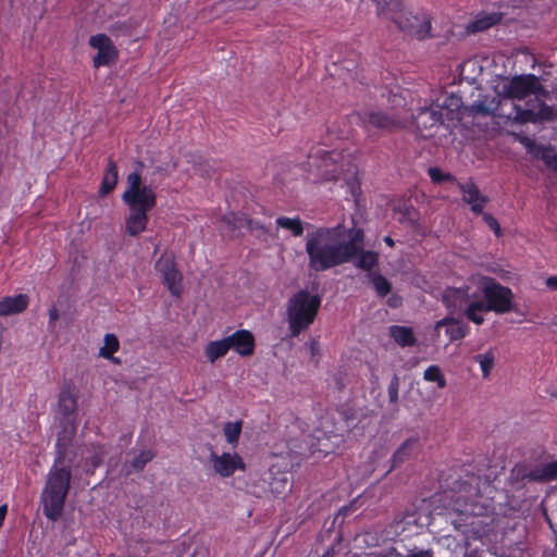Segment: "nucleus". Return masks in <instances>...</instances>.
Returning a JSON list of instances; mask_svg holds the SVG:
<instances>
[{
    "mask_svg": "<svg viewBox=\"0 0 557 557\" xmlns=\"http://www.w3.org/2000/svg\"><path fill=\"white\" fill-rule=\"evenodd\" d=\"M78 392L75 386L64 384L58 397V419L61 431L55 446L70 447L77 430Z\"/></svg>",
    "mask_w": 557,
    "mask_h": 557,
    "instance_id": "5",
    "label": "nucleus"
},
{
    "mask_svg": "<svg viewBox=\"0 0 557 557\" xmlns=\"http://www.w3.org/2000/svg\"><path fill=\"white\" fill-rule=\"evenodd\" d=\"M429 174L434 182H441L444 177L441 170L437 168H431Z\"/></svg>",
    "mask_w": 557,
    "mask_h": 557,
    "instance_id": "45",
    "label": "nucleus"
},
{
    "mask_svg": "<svg viewBox=\"0 0 557 557\" xmlns=\"http://www.w3.org/2000/svg\"><path fill=\"white\" fill-rule=\"evenodd\" d=\"M377 4L379 14L385 15L393 21V16H399L404 11L403 0H374Z\"/></svg>",
    "mask_w": 557,
    "mask_h": 557,
    "instance_id": "23",
    "label": "nucleus"
},
{
    "mask_svg": "<svg viewBox=\"0 0 557 557\" xmlns=\"http://www.w3.org/2000/svg\"><path fill=\"white\" fill-rule=\"evenodd\" d=\"M505 107V102L498 101L496 98L488 99L485 97L482 100H476L470 106L465 108V114L468 116H471L473 119L475 117H487V116H494V115H505L503 112H498L499 110L503 111Z\"/></svg>",
    "mask_w": 557,
    "mask_h": 557,
    "instance_id": "15",
    "label": "nucleus"
},
{
    "mask_svg": "<svg viewBox=\"0 0 557 557\" xmlns=\"http://www.w3.org/2000/svg\"><path fill=\"white\" fill-rule=\"evenodd\" d=\"M321 299L308 290H300L287 302V321L290 335L296 337L314 321Z\"/></svg>",
    "mask_w": 557,
    "mask_h": 557,
    "instance_id": "6",
    "label": "nucleus"
},
{
    "mask_svg": "<svg viewBox=\"0 0 557 557\" xmlns=\"http://www.w3.org/2000/svg\"><path fill=\"white\" fill-rule=\"evenodd\" d=\"M230 349L235 350L240 356H250L255 349V338L249 331L239 330L227 336Z\"/></svg>",
    "mask_w": 557,
    "mask_h": 557,
    "instance_id": "16",
    "label": "nucleus"
},
{
    "mask_svg": "<svg viewBox=\"0 0 557 557\" xmlns=\"http://www.w3.org/2000/svg\"><path fill=\"white\" fill-rule=\"evenodd\" d=\"M461 98L455 95H450L445 98L444 102L442 104H438L441 108V112L443 109H447L449 112H454L455 110H458L461 107Z\"/></svg>",
    "mask_w": 557,
    "mask_h": 557,
    "instance_id": "41",
    "label": "nucleus"
},
{
    "mask_svg": "<svg viewBox=\"0 0 557 557\" xmlns=\"http://www.w3.org/2000/svg\"><path fill=\"white\" fill-rule=\"evenodd\" d=\"M276 224L280 227L290 231L294 236H300L304 232L302 223L298 218L290 219L286 216H280L276 220Z\"/></svg>",
    "mask_w": 557,
    "mask_h": 557,
    "instance_id": "33",
    "label": "nucleus"
},
{
    "mask_svg": "<svg viewBox=\"0 0 557 557\" xmlns=\"http://www.w3.org/2000/svg\"><path fill=\"white\" fill-rule=\"evenodd\" d=\"M269 488L274 497L286 495L290 491V483L285 474L273 476L269 482Z\"/></svg>",
    "mask_w": 557,
    "mask_h": 557,
    "instance_id": "27",
    "label": "nucleus"
},
{
    "mask_svg": "<svg viewBox=\"0 0 557 557\" xmlns=\"http://www.w3.org/2000/svg\"><path fill=\"white\" fill-rule=\"evenodd\" d=\"M358 256L359 258L355 261V265L358 269L370 271L377 264L379 256L374 251H363L362 249L356 257Z\"/></svg>",
    "mask_w": 557,
    "mask_h": 557,
    "instance_id": "31",
    "label": "nucleus"
},
{
    "mask_svg": "<svg viewBox=\"0 0 557 557\" xmlns=\"http://www.w3.org/2000/svg\"><path fill=\"white\" fill-rule=\"evenodd\" d=\"M423 377L425 381L436 382L440 388H444L446 386V380L438 366H430L424 371Z\"/></svg>",
    "mask_w": 557,
    "mask_h": 557,
    "instance_id": "36",
    "label": "nucleus"
},
{
    "mask_svg": "<svg viewBox=\"0 0 557 557\" xmlns=\"http://www.w3.org/2000/svg\"><path fill=\"white\" fill-rule=\"evenodd\" d=\"M227 342V337H224L220 341L210 342L207 345L205 354L211 363L215 362L228 352L230 346Z\"/></svg>",
    "mask_w": 557,
    "mask_h": 557,
    "instance_id": "24",
    "label": "nucleus"
},
{
    "mask_svg": "<svg viewBox=\"0 0 557 557\" xmlns=\"http://www.w3.org/2000/svg\"><path fill=\"white\" fill-rule=\"evenodd\" d=\"M393 22L410 37L424 39L430 35L431 20L424 14H412L411 12H404L399 16H393Z\"/></svg>",
    "mask_w": 557,
    "mask_h": 557,
    "instance_id": "10",
    "label": "nucleus"
},
{
    "mask_svg": "<svg viewBox=\"0 0 557 557\" xmlns=\"http://www.w3.org/2000/svg\"><path fill=\"white\" fill-rule=\"evenodd\" d=\"M154 457V453L152 450H144L138 456H136L129 463L131 469L126 471L127 474L133 471H141L145 466L151 461Z\"/></svg>",
    "mask_w": 557,
    "mask_h": 557,
    "instance_id": "34",
    "label": "nucleus"
},
{
    "mask_svg": "<svg viewBox=\"0 0 557 557\" xmlns=\"http://www.w3.org/2000/svg\"><path fill=\"white\" fill-rule=\"evenodd\" d=\"M399 391V377L395 374L388 385V398L392 404H397Z\"/></svg>",
    "mask_w": 557,
    "mask_h": 557,
    "instance_id": "42",
    "label": "nucleus"
},
{
    "mask_svg": "<svg viewBox=\"0 0 557 557\" xmlns=\"http://www.w3.org/2000/svg\"><path fill=\"white\" fill-rule=\"evenodd\" d=\"M369 278L380 297H385L392 288L391 283L379 273H369Z\"/></svg>",
    "mask_w": 557,
    "mask_h": 557,
    "instance_id": "32",
    "label": "nucleus"
},
{
    "mask_svg": "<svg viewBox=\"0 0 557 557\" xmlns=\"http://www.w3.org/2000/svg\"><path fill=\"white\" fill-rule=\"evenodd\" d=\"M103 346L99 350V355L107 359H112L114 362H119L112 357L114 352L119 350L120 342L114 334H107L104 336Z\"/></svg>",
    "mask_w": 557,
    "mask_h": 557,
    "instance_id": "30",
    "label": "nucleus"
},
{
    "mask_svg": "<svg viewBox=\"0 0 557 557\" xmlns=\"http://www.w3.org/2000/svg\"><path fill=\"white\" fill-rule=\"evenodd\" d=\"M519 475H521L522 479H528L533 482H550L557 480V460L541 465L523 473L519 471Z\"/></svg>",
    "mask_w": 557,
    "mask_h": 557,
    "instance_id": "17",
    "label": "nucleus"
},
{
    "mask_svg": "<svg viewBox=\"0 0 557 557\" xmlns=\"http://www.w3.org/2000/svg\"><path fill=\"white\" fill-rule=\"evenodd\" d=\"M399 302H400V299L397 297H392L388 299V304L392 307H397L399 305Z\"/></svg>",
    "mask_w": 557,
    "mask_h": 557,
    "instance_id": "51",
    "label": "nucleus"
},
{
    "mask_svg": "<svg viewBox=\"0 0 557 557\" xmlns=\"http://www.w3.org/2000/svg\"><path fill=\"white\" fill-rule=\"evenodd\" d=\"M473 359L480 364L483 377H488L495 364L496 357L494 350L488 349L483 354L474 356Z\"/></svg>",
    "mask_w": 557,
    "mask_h": 557,
    "instance_id": "29",
    "label": "nucleus"
},
{
    "mask_svg": "<svg viewBox=\"0 0 557 557\" xmlns=\"http://www.w3.org/2000/svg\"><path fill=\"white\" fill-rule=\"evenodd\" d=\"M416 445V438H408L406 442H404L393 455L394 467L407 460L411 456Z\"/></svg>",
    "mask_w": 557,
    "mask_h": 557,
    "instance_id": "28",
    "label": "nucleus"
},
{
    "mask_svg": "<svg viewBox=\"0 0 557 557\" xmlns=\"http://www.w3.org/2000/svg\"><path fill=\"white\" fill-rule=\"evenodd\" d=\"M413 122L421 136L431 137L444 122L443 112L438 104L420 108L413 115Z\"/></svg>",
    "mask_w": 557,
    "mask_h": 557,
    "instance_id": "11",
    "label": "nucleus"
},
{
    "mask_svg": "<svg viewBox=\"0 0 557 557\" xmlns=\"http://www.w3.org/2000/svg\"><path fill=\"white\" fill-rule=\"evenodd\" d=\"M7 510H8V507H7V505H5V504H4V505H2V506H0V527L2 525L3 520H4V518H5Z\"/></svg>",
    "mask_w": 557,
    "mask_h": 557,
    "instance_id": "49",
    "label": "nucleus"
},
{
    "mask_svg": "<svg viewBox=\"0 0 557 557\" xmlns=\"http://www.w3.org/2000/svg\"><path fill=\"white\" fill-rule=\"evenodd\" d=\"M441 326H446V333L450 341L463 338L467 334V326L453 318H445L436 322L435 330H438Z\"/></svg>",
    "mask_w": 557,
    "mask_h": 557,
    "instance_id": "22",
    "label": "nucleus"
},
{
    "mask_svg": "<svg viewBox=\"0 0 557 557\" xmlns=\"http://www.w3.org/2000/svg\"><path fill=\"white\" fill-rule=\"evenodd\" d=\"M170 176V171L168 168L162 165H156L152 168V171L149 175H146L147 183L152 185L153 187H158V185Z\"/></svg>",
    "mask_w": 557,
    "mask_h": 557,
    "instance_id": "35",
    "label": "nucleus"
},
{
    "mask_svg": "<svg viewBox=\"0 0 557 557\" xmlns=\"http://www.w3.org/2000/svg\"><path fill=\"white\" fill-rule=\"evenodd\" d=\"M553 324H555L557 326V321L553 322Z\"/></svg>",
    "mask_w": 557,
    "mask_h": 557,
    "instance_id": "57",
    "label": "nucleus"
},
{
    "mask_svg": "<svg viewBox=\"0 0 557 557\" xmlns=\"http://www.w3.org/2000/svg\"><path fill=\"white\" fill-rule=\"evenodd\" d=\"M308 166L321 178H337L344 171V156L342 151L327 150L325 147L318 145L312 147L308 153Z\"/></svg>",
    "mask_w": 557,
    "mask_h": 557,
    "instance_id": "8",
    "label": "nucleus"
},
{
    "mask_svg": "<svg viewBox=\"0 0 557 557\" xmlns=\"http://www.w3.org/2000/svg\"><path fill=\"white\" fill-rule=\"evenodd\" d=\"M101 462H102V458H101V456H99V455H95V456L91 458V466H92L94 468L98 467Z\"/></svg>",
    "mask_w": 557,
    "mask_h": 557,
    "instance_id": "50",
    "label": "nucleus"
},
{
    "mask_svg": "<svg viewBox=\"0 0 557 557\" xmlns=\"http://www.w3.org/2000/svg\"><path fill=\"white\" fill-rule=\"evenodd\" d=\"M363 246V231L360 228H319L307 236L306 252L309 257V267L321 272L349 262Z\"/></svg>",
    "mask_w": 557,
    "mask_h": 557,
    "instance_id": "2",
    "label": "nucleus"
},
{
    "mask_svg": "<svg viewBox=\"0 0 557 557\" xmlns=\"http://www.w3.org/2000/svg\"><path fill=\"white\" fill-rule=\"evenodd\" d=\"M200 553H202V554H207V549H205V548H198V549H196V550L194 552V554H193V557H195L197 554H200Z\"/></svg>",
    "mask_w": 557,
    "mask_h": 557,
    "instance_id": "54",
    "label": "nucleus"
},
{
    "mask_svg": "<svg viewBox=\"0 0 557 557\" xmlns=\"http://www.w3.org/2000/svg\"><path fill=\"white\" fill-rule=\"evenodd\" d=\"M27 305L28 296L25 294L4 297L0 300V317L20 313L27 308Z\"/></svg>",
    "mask_w": 557,
    "mask_h": 557,
    "instance_id": "20",
    "label": "nucleus"
},
{
    "mask_svg": "<svg viewBox=\"0 0 557 557\" xmlns=\"http://www.w3.org/2000/svg\"><path fill=\"white\" fill-rule=\"evenodd\" d=\"M69 448L57 446V457L41 492L42 511L51 521H57L62 516L70 490L72 473L70 465H65ZM71 462L72 460H69V463Z\"/></svg>",
    "mask_w": 557,
    "mask_h": 557,
    "instance_id": "4",
    "label": "nucleus"
},
{
    "mask_svg": "<svg viewBox=\"0 0 557 557\" xmlns=\"http://www.w3.org/2000/svg\"><path fill=\"white\" fill-rule=\"evenodd\" d=\"M89 45L98 51L92 60L95 67L110 65L117 59V50L107 35L98 34L91 36Z\"/></svg>",
    "mask_w": 557,
    "mask_h": 557,
    "instance_id": "13",
    "label": "nucleus"
},
{
    "mask_svg": "<svg viewBox=\"0 0 557 557\" xmlns=\"http://www.w3.org/2000/svg\"><path fill=\"white\" fill-rule=\"evenodd\" d=\"M517 139L527 149V151L533 158H535V156L537 154V152H539L540 148L542 147V145H539V144L535 143V140H533V139L527 137V136H522V135H518Z\"/></svg>",
    "mask_w": 557,
    "mask_h": 557,
    "instance_id": "40",
    "label": "nucleus"
},
{
    "mask_svg": "<svg viewBox=\"0 0 557 557\" xmlns=\"http://www.w3.org/2000/svg\"><path fill=\"white\" fill-rule=\"evenodd\" d=\"M144 166L141 161L137 162L135 171L127 175L122 200L129 209L150 211L157 205L156 187L147 183V177L141 176Z\"/></svg>",
    "mask_w": 557,
    "mask_h": 557,
    "instance_id": "7",
    "label": "nucleus"
},
{
    "mask_svg": "<svg viewBox=\"0 0 557 557\" xmlns=\"http://www.w3.org/2000/svg\"><path fill=\"white\" fill-rule=\"evenodd\" d=\"M497 22L498 17L496 15H486L475 20L471 25V29L473 32H483L495 25Z\"/></svg>",
    "mask_w": 557,
    "mask_h": 557,
    "instance_id": "38",
    "label": "nucleus"
},
{
    "mask_svg": "<svg viewBox=\"0 0 557 557\" xmlns=\"http://www.w3.org/2000/svg\"><path fill=\"white\" fill-rule=\"evenodd\" d=\"M483 220L494 231L495 235L497 237H499L502 232H500V226H499V223L497 222V220L488 213L483 214Z\"/></svg>",
    "mask_w": 557,
    "mask_h": 557,
    "instance_id": "43",
    "label": "nucleus"
},
{
    "mask_svg": "<svg viewBox=\"0 0 557 557\" xmlns=\"http://www.w3.org/2000/svg\"><path fill=\"white\" fill-rule=\"evenodd\" d=\"M223 432L228 443H237L242 432V422H227L223 428Z\"/></svg>",
    "mask_w": 557,
    "mask_h": 557,
    "instance_id": "37",
    "label": "nucleus"
},
{
    "mask_svg": "<svg viewBox=\"0 0 557 557\" xmlns=\"http://www.w3.org/2000/svg\"><path fill=\"white\" fill-rule=\"evenodd\" d=\"M465 557H478L476 550L466 552Z\"/></svg>",
    "mask_w": 557,
    "mask_h": 557,
    "instance_id": "53",
    "label": "nucleus"
},
{
    "mask_svg": "<svg viewBox=\"0 0 557 557\" xmlns=\"http://www.w3.org/2000/svg\"><path fill=\"white\" fill-rule=\"evenodd\" d=\"M463 200L471 205V210L475 213H481L487 198L479 191L473 183H466L461 186Z\"/></svg>",
    "mask_w": 557,
    "mask_h": 557,
    "instance_id": "19",
    "label": "nucleus"
},
{
    "mask_svg": "<svg viewBox=\"0 0 557 557\" xmlns=\"http://www.w3.org/2000/svg\"><path fill=\"white\" fill-rule=\"evenodd\" d=\"M59 311L58 309L53 306L52 308H50L49 310V325L51 326L58 319H59Z\"/></svg>",
    "mask_w": 557,
    "mask_h": 557,
    "instance_id": "46",
    "label": "nucleus"
},
{
    "mask_svg": "<svg viewBox=\"0 0 557 557\" xmlns=\"http://www.w3.org/2000/svg\"><path fill=\"white\" fill-rule=\"evenodd\" d=\"M117 183V166L116 163L112 160H108L107 170L102 177L101 186L99 189L100 196H107L110 194Z\"/></svg>",
    "mask_w": 557,
    "mask_h": 557,
    "instance_id": "21",
    "label": "nucleus"
},
{
    "mask_svg": "<svg viewBox=\"0 0 557 557\" xmlns=\"http://www.w3.org/2000/svg\"><path fill=\"white\" fill-rule=\"evenodd\" d=\"M223 221H224V222H226V223H228V224L231 223V221H230V219H228V218H224V219H223Z\"/></svg>",
    "mask_w": 557,
    "mask_h": 557,
    "instance_id": "56",
    "label": "nucleus"
},
{
    "mask_svg": "<svg viewBox=\"0 0 557 557\" xmlns=\"http://www.w3.org/2000/svg\"><path fill=\"white\" fill-rule=\"evenodd\" d=\"M364 129H376L381 133H394L405 128V119L396 112L367 110L356 114Z\"/></svg>",
    "mask_w": 557,
    "mask_h": 557,
    "instance_id": "9",
    "label": "nucleus"
},
{
    "mask_svg": "<svg viewBox=\"0 0 557 557\" xmlns=\"http://www.w3.org/2000/svg\"><path fill=\"white\" fill-rule=\"evenodd\" d=\"M384 242H385L389 247H393V246H394V240H393L389 236L384 237Z\"/></svg>",
    "mask_w": 557,
    "mask_h": 557,
    "instance_id": "52",
    "label": "nucleus"
},
{
    "mask_svg": "<svg viewBox=\"0 0 557 557\" xmlns=\"http://www.w3.org/2000/svg\"><path fill=\"white\" fill-rule=\"evenodd\" d=\"M147 210L129 209V215L125 221V230L131 236H137L146 230L148 223Z\"/></svg>",
    "mask_w": 557,
    "mask_h": 557,
    "instance_id": "18",
    "label": "nucleus"
},
{
    "mask_svg": "<svg viewBox=\"0 0 557 557\" xmlns=\"http://www.w3.org/2000/svg\"><path fill=\"white\" fill-rule=\"evenodd\" d=\"M156 270L161 274L163 283L174 297L182 294V274L176 269L174 258L163 253L156 263Z\"/></svg>",
    "mask_w": 557,
    "mask_h": 557,
    "instance_id": "12",
    "label": "nucleus"
},
{
    "mask_svg": "<svg viewBox=\"0 0 557 557\" xmlns=\"http://www.w3.org/2000/svg\"><path fill=\"white\" fill-rule=\"evenodd\" d=\"M411 557H431V555L429 553H420V554H416Z\"/></svg>",
    "mask_w": 557,
    "mask_h": 557,
    "instance_id": "55",
    "label": "nucleus"
},
{
    "mask_svg": "<svg viewBox=\"0 0 557 557\" xmlns=\"http://www.w3.org/2000/svg\"><path fill=\"white\" fill-rule=\"evenodd\" d=\"M246 223H247L248 228L251 231H258L262 234L268 233L265 227L263 225H260L258 222L247 221Z\"/></svg>",
    "mask_w": 557,
    "mask_h": 557,
    "instance_id": "44",
    "label": "nucleus"
},
{
    "mask_svg": "<svg viewBox=\"0 0 557 557\" xmlns=\"http://www.w3.org/2000/svg\"><path fill=\"white\" fill-rule=\"evenodd\" d=\"M546 285L552 288V289H556L557 290V276H550L546 280Z\"/></svg>",
    "mask_w": 557,
    "mask_h": 557,
    "instance_id": "48",
    "label": "nucleus"
},
{
    "mask_svg": "<svg viewBox=\"0 0 557 557\" xmlns=\"http://www.w3.org/2000/svg\"><path fill=\"white\" fill-rule=\"evenodd\" d=\"M212 467L222 478L231 476L237 469L245 470V463L237 454L223 453L218 455L214 451L210 454Z\"/></svg>",
    "mask_w": 557,
    "mask_h": 557,
    "instance_id": "14",
    "label": "nucleus"
},
{
    "mask_svg": "<svg viewBox=\"0 0 557 557\" xmlns=\"http://www.w3.org/2000/svg\"><path fill=\"white\" fill-rule=\"evenodd\" d=\"M535 159L542 160L545 165L557 173V150L552 145H542Z\"/></svg>",
    "mask_w": 557,
    "mask_h": 557,
    "instance_id": "26",
    "label": "nucleus"
},
{
    "mask_svg": "<svg viewBox=\"0 0 557 557\" xmlns=\"http://www.w3.org/2000/svg\"><path fill=\"white\" fill-rule=\"evenodd\" d=\"M482 293L484 300H472L470 301L469 296L461 289L450 290L448 295L444 297L447 306H450V299L453 305L462 309V302L467 305L465 308V314L467 318L475 324H482L484 321L483 312L494 311L503 314L515 310L512 302L513 294L510 288L500 285L493 278H485L482 284Z\"/></svg>",
    "mask_w": 557,
    "mask_h": 557,
    "instance_id": "3",
    "label": "nucleus"
},
{
    "mask_svg": "<svg viewBox=\"0 0 557 557\" xmlns=\"http://www.w3.org/2000/svg\"><path fill=\"white\" fill-rule=\"evenodd\" d=\"M391 337L400 346H412L416 338L412 329L406 326L393 325L389 327Z\"/></svg>",
    "mask_w": 557,
    "mask_h": 557,
    "instance_id": "25",
    "label": "nucleus"
},
{
    "mask_svg": "<svg viewBox=\"0 0 557 557\" xmlns=\"http://www.w3.org/2000/svg\"><path fill=\"white\" fill-rule=\"evenodd\" d=\"M548 90L533 74L513 76L503 85V102L511 101L512 110L506 114L517 124H542L557 120V107L546 103Z\"/></svg>",
    "mask_w": 557,
    "mask_h": 557,
    "instance_id": "1",
    "label": "nucleus"
},
{
    "mask_svg": "<svg viewBox=\"0 0 557 557\" xmlns=\"http://www.w3.org/2000/svg\"><path fill=\"white\" fill-rule=\"evenodd\" d=\"M310 351L312 357L319 356V344L317 341L310 342Z\"/></svg>",
    "mask_w": 557,
    "mask_h": 557,
    "instance_id": "47",
    "label": "nucleus"
},
{
    "mask_svg": "<svg viewBox=\"0 0 557 557\" xmlns=\"http://www.w3.org/2000/svg\"><path fill=\"white\" fill-rule=\"evenodd\" d=\"M148 553V545L145 542L138 540L129 545L127 557H147Z\"/></svg>",
    "mask_w": 557,
    "mask_h": 557,
    "instance_id": "39",
    "label": "nucleus"
}]
</instances>
